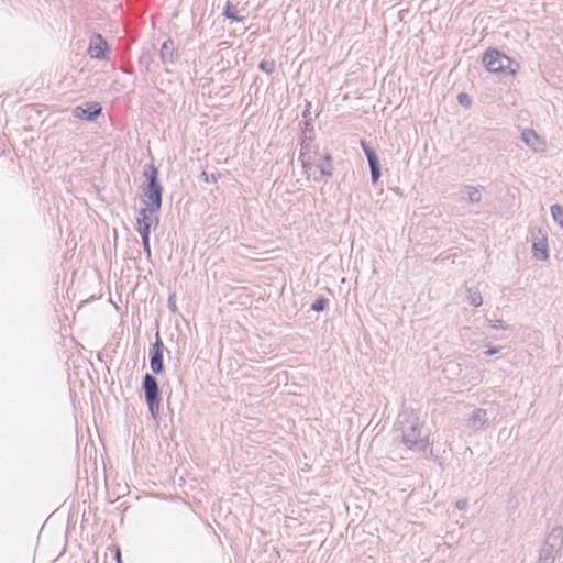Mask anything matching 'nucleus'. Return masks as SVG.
Here are the masks:
<instances>
[{
	"label": "nucleus",
	"mask_w": 563,
	"mask_h": 563,
	"mask_svg": "<svg viewBox=\"0 0 563 563\" xmlns=\"http://www.w3.org/2000/svg\"><path fill=\"white\" fill-rule=\"evenodd\" d=\"M485 69L489 73L516 76L520 65L496 48H487L482 57Z\"/></svg>",
	"instance_id": "f257e3e1"
},
{
	"label": "nucleus",
	"mask_w": 563,
	"mask_h": 563,
	"mask_svg": "<svg viewBox=\"0 0 563 563\" xmlns=\"http://www.w3.org/2000/svg\"><path fill=\"white\" fill-rule=\"evenodd\" d=\"M148 184L142 188L141 202L142 208L159 210L162 206L163 187L158 183V170L154 165H148L144 172Z\"/></svg>",
	"instance_id": "f03ea898"
},
{
	"label": "nucleus",
	"mask_w": 563,
	"mask_h": 563,
	"mask_svg": "<svg viewBox=\"0 0 563 563\" xmlns=\"http://www.w3.org/2000/svg\"><path fill=\"white\" fill-rule=\"evenodd\" d=\"M300 161L306 170L316 167L324 176L333 174L332 156L329 153H321L316 147L305 146L300 153Z\"/></svg>",
	"instance_id": "7ed1b4c3"
},
{
	"label": "nucleus",
	"mask_w": 563,
	"mask_h": 563,
	"mask_svg": "<svg viewBox=\"0 0 563 563\" xmlns=\"http://www.w3.org/2000/svg\"><path fill=\"white\" fill-rule=\"evenodd\" d=\"M158 211L159 210H152L150 208H141L136 220V229L142 236V243L148 256L151 255L150 232L152 228L158 224Z\"/></svg>",
	"instance_id": "20e7f679"
},
{
	"label": "nucleus",
	"mask_w": 563,
	"mask_h": 563,
	"mask_svg": "<svg viewBox=\"0 0 563 563\" xmlns=\"http://www.w3.org/2000/svg\"><path fill=\"white\" fill-rule=\"evenodd\" d=\"M143 388L148 408L151 412L154 413L159 407L158 386L156 379L152 375L146 374L143 382Z\"/></svg>",
	"instance_id": "39448f33"
},
{
	"label": "nucleus",
	"mask_w": 563,
	"mask_h": 563,
	"mask_svg": "<svg viewBox=\"0 0 563 563\" xmlns=\"http://www.w3.org/2000/svg\"><path fill=\"white\" fill-rule=\"evenodd\" d=\"M163 351H164V344L163 342L157 338L156 342L153 345L152 349V355H151V369L154 374H159L163 372L164 365H163Z\"/></svg>",
	"instance_id": "423d86ee"
},
{
	"label": "nucleus",
	"mask_w": 563,
	"mask_h": 563,
	"mask_svg": "<svg viewBox=\"0 0 563 563\" xmlns=\"http://www.w3.org/2000/svg\"><path fill=\"white\" fill-rule=\"evenodd\" d=\"M361 145L366 154V157L368 159V164L371 167V174L372 179L374 183H376L380 176L379 167H378V159L375 155V153L368 147L365 141H361Z\"/></svg>",
	"instance_id": "0eeeda50"
},
{
	"label": "nucleus",
	"mask_w": 563,
	"mask_h": 563,
	"mask_svg": "<svg viewBox=\"0 0 563 563\" xmlns=\"http://www.w3.org/2000/svg\"><path fill=\"white\" fill-rule=\"evenodd\" d=\"M107 43L103 41V38L100 35H96L89 46V54L92 58H102L107 51Z\"/></svg>",
	"instance_id": "6e6552de"
},
{
	"label": "nucleus",
	"mask_w": 563,
	"mask_h": 563,
	"mask_svg": "<svg viewBox=\"0 0 563 563\" xmlns=\"http://www.w3.org/2000/svg\"><path fill=\"white\" fill-rule=\"evenodd\" d=\"M101 112V106L97 102L88 104L87 109L77 107L74 109V115L78 119H92Z\"/></svg>",
	"instance_id": "1a4fd4ad"
},
{
	"label": "nucleus",
	"mask_w": 563,
	"mask_h": 563,
	"mask_svg": "<svg viewBox=\"0 0 563 563\" xmlns=\"http://www.w3.org/2000/svg\"><path fill=\"white\" fill-rule=\"evenodd\" d=\"M522 140L527 145L532 147L534 151L541 150L544 145L540 137L537 135V133L532 130L523 131Z\"/></svg>",
	"instance_id": "9d476101"
},
{
	"label": "nucleus",
	"mask_w": 563,
	"mask_h": 563,
	"mask_svg": "<svg viewBox=\"0 0 563 563\" xmlns=\"http://www.w3.org/2000/svg\"><path fill=\"white\" fill-rule=\"evenodd\" d=\"M533 254L542 261L548 258V244L544 238L533 243Z\"/></svg>",
	"instance_id": "9b49d317"
},
{
	"label": "nucleus",
	"mask_w": 563,
	"mask_h": 563,
	"mask_svg": "<svg viewBox=\"0 0 563 563\" xmlns=\"http://www.w3.org/2000/svg\"><path fill=\"white\" fill-rule=\"evenodd\" d=\"M551 213L555 221L560 223V225H563V209L562 207L555 205L551 207Z\"/></svg>",
	"instance_id": "f8f14e48"
},
{
	"label": "nucleus",
	"mask_w": 563,
	"mask_h": 563,
	"mask_svg": "<svg viewBox=\"0 0 563 563\" xmlns=\"http://www.w3.org/2000/svg\"><path fill=\"white\" fill-rule=\"evenodd\" d=\"M224 15L231 21H242V18L238 16L234 12L233 7L230 3H227L224 9Z\"/></svg>",
	"instance_id": "ddd939ff"
},
{
	"label": "nucleus",
	"mask_w": 563,
	"mask_h": 563,
	"mask_svg": "<svg viewBox=\"0 0 563 563\" xmlns=\"http://www.w3.org/2000/svg\"><path fill=\"white\" fill-rule=\"evenodd\" d=\"M260 68L265 73H273L275 70V63L274 60H262L260 63Z\"/></svg>",
	"instance_id": "4468645a"
},
{
	"label": "nucleus",
	"mask_w": 563,
	"mask_h": 563,
	"mask_svg": "<svg viewBox=\"0 0 563 563\" xmlns=\"http://www.w3.org/2000/svg\"><path fill=\"white\" fill-rule=\"evenodd\" d=\"M470 301L474 307H478L482 305V296L478 292H472L470 295Z\"/></svg>",
	"instance_id": "2eb2a0df"
},
{
	"label": "nucleus",
	"mask_w": 563,
	"mask_h": 563,
	"mask_svg": "<svg viewBox=\"0 0 563 563\" xmlns=\"http://www.w3.org/2000/svg\"><path fill=\"white\" fill-rule=\"evenodd\" d=\"M457 100L459 102L464 106V107H470L471 106V98L467 93L465 92H462L457 96Z\"/></svg>",
	"instance_id": "dca6fc26"
},
{
	"label": "nucleus",
	"mask_w": 563,
	"mask_h": 563,
	"mask_svg": "<svg viewBox=\"0 0 563 563\" xmlns=\"http://www.w3.org/2000/svg\"><path fill=\"white\" fill-rule=\"evenodd\" d=\"M327 300L325 299H318L313 302L312 309L316 311H321L324 309Z\"/></svg>",
	"instance_id": "f3484780"
},
{
	"label": "nucleus",
	"mask_w": 563,
	"mask_h": 563,
	"mask_svg": "<svg viewBox=\"0 0 563 563\" xmlns=\"http://www.w3.org/2000/svg\"><path fill=\"white\" fill-rule=\"evenodd\" d=\"M468 195L472 201H478L481 198V192L476 188H471Z\"/></svg>",
	"instance_id": "a211bd4d"
},
{
	"label": "nucleus",
	"mask_w": 563,
	"mask_h": 563,
	"mask_svg": "<svg viewBox=\"0 0 563 563\" xmlns=\"http://www.w3.org/2000/svg\"><path fill=\"white\" fill-rule=\"evenodd\" d=\"M494 353H496V351H495V350H488V351L486 352V354H487V355H492V354H494Z\"/></svg>",
	"instance_id": "6ab92c4d"
}]
</instances>
